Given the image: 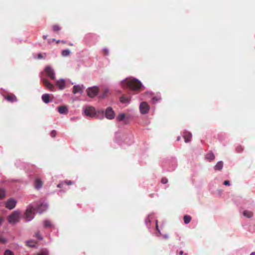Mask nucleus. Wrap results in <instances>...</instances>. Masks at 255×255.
<instances>
[{
    "mask_svg": "<svg viewBox=\"0 0 255 255\" xmlns=\"http://www.w3.org/2000/svg\"><path fill=\"white\" fill-rule=\"evenodd\" d=\"M123 84H126L130 89L134 91L138 90L141 86L140 82L135 79L126 80L123 82Z\"/></svg>",
    "mask_w": 255,
    "mask_h": 255,
    "instance_id": "obj_1",
    "label": "nucleus"
},
{
    "mask_svg": "<svg viewBox=\"0 0 255 255\" xmlns=\"http://www.w3.org/2000/svg\"><path fill=\"white\" fill-rule=\"evenodd\" d=\"M85 114L88 117L91 118H94L96 116H98L99 114L102 116V118H104L103 115L104 112L103 111H98V112L95 111V109L92 106H89L85 108L84 110Z\"/></svg>",
    "mask_w": 255,
    "mask_h": 255,
    "instance_id": "obj_2",
    "label": "nucleus"
},
{
    "mask_svg": "<svg viewBox=\"0 0 255 255\" xmlns=\"http://www.w3.org/2000/svg\"><path fill=\"white\" fill-rule=\"evenodd\" d=\"M19 212L18 211L13 212L7 218L8 221L10 224H15L19 221Z\"/></svg>",
    "mask_w": 255,
    "mask_h": 255,
    "instance_id": "obj_3",
    "label": "nucleus"
},
{
    "mask_svg": "<svg viewBox=\"0 0 255 255\" xmlns=\"http://www.w3.org/2000/svg\"><path fill=\"white\" fill-rule=\"evenodd\" d=\"M34 210L35 209L32 207H29L26 209L24 214V218L26 221H31L34 218Z\"/></svg>",
    "mask_w": 255,
    "mask_h": 255,
    "instance_id": "obj_4",
    "label": "nucleus"
},
{
    "mask_svg": "<svg viewBox=\"0 0 255 255\" xmlns=\"http://www.w3.org/2000/svg\"><path fill=\"white\" fill-rule=\"evenodd\" d=\"M86 91L89 97L90 98H94L98 94L99 92V88L98 87L94 86L88 88Z\"/></svg>",
    "mask_w": 255,
    "mask_h": 255,
    "instance_id": "obj_5",
    "label": "nucleus"
},
{
    "mask_svg": "<svg viewBox=\"0 0 255 255\" xmlns=\"http://www.w3.org/2000/svg\"><path fill=\"white\" fill-rule=\"evenodd\" d=\"M105 114L106 118L109 120H113L115 117V113L111 107L106 109Z\"/></svg>",
    "mask_w": 255,
    "mask_h": 255,
    "instance_id": "obj_6",
    "label": "nucleus"
},
{
    "mask_svg": "<svg viewBox=\"0 0 255 255\" xmlns=\"http://www.w3.org/2000/svg\"><path fill=\"white\" fill-rule=\"evenodd\" d=\"M139 110L142 114H146L149 112V106L146 102H142L140 104Z\"/></svg>",
    "mask_w": 255,
    "mask_h": 255,
    "instance_id": "obj_7",
    "label": "nucleus"
},
{
    "mask_svg": "<svg viewBox=\"0 0 255 255\" xmlns=\"http://www.w3.org/2000/svg\"><path fill=\"white\" fill-rule=\"evenodd\" d=\"M45 72L46 74V75L48 76L51 79H55V73L54 70L50 66H47L45 69Z\"/></svg>",
    "mask_w": 255,
    "mask_h": 255,
    "instance_id": "obj_8",
    "label": "nucleus"
},
{
    "mask_svg": "<svg viewBox=\"0 0 255 255\" xmlns=\"http://www.w3.org/2000/svg\"><path fill=\"white\" fill-rule=\"evenodd\" d=\"M4 98L5 100L10 103H13L17 101L16 97L12 93H9L4 95Z\"/></svg>",
    "mask_w": 255,
    "mask_h": 255,
    "instance_id": "obj_9",
    "label": "nucleus"
},
{
    "mask_svg": "<svg viewBox=\"0 0 255 255\" xmlns=\"http://www.w3.org/2000/svg\"><path fill=\"white\" fill-rule=\"evenodd\" d=\"M16 204V201L15 200L12 199H10L7 200V201L6 203V205H5V207L6 208H7L9 210H11L15 207Z\"/></svg>",
    "mask_w": 255,
    "mask_h": 255,
    "instance_id": "obj_10",
    "label": "nucleus"
},
{
    "mask_svg": "<svg viewBox=\"0 0 255 255\" xmlns=\"http://www.w3.org/2000/svg\"><path fill=\"white\" fill-rule=\"evenodd\" d=\"M42 82L43 84L44 85L45 87H46L50 91H53L54 89V87L53 84L50 83L48 80L46 79L43 78L42 79Z\"/></svg>",
    "mask_w": 255,
    "mask_h": 255,
    "instance_id": "obj_11",
    "label": "nucleus"
},
{
    "mask_svg": "<svg viewBox=\"0 0 255 255\" xmlns=\"http://www.w3.org/2000/svg\"><path fill=\"white\" fill-rule=\"evenodd\" d=\"M183 137L184 139L185 142L187 143L190 141L192 137V134L190 132L185 131L183 132Z\"/></svg>",
    "mask_w": 255,
    "mask_h": 255,
    "instance_id": "obj_12",
    "label": "nucleus"
},
{
    "mask_svg": "<svg viewBox=\"0 0 255 255\" xmlns=\"http://www.w3.org/2000/svg\"><path fill=\"white\" fill-rule=\"evenodd\" d=\"M56 85L59 88V89L62 90L64 89L65 87V82L63 79L57 80L56 82Z\"/></svg>",
    "mask_w": 255,
    "mask_h": 255,
    "instance_id": "obj_13",
    "label": "nucleus"
},
{
    "mask_svg": "<svg viewBox=\"0 0 255 255\" xmlns=\"http://www.w3.org/2000/svg\"><path fill=\"white\" fill-rule=\"evenodd\" d=\"M43 183L41 180L39 179H36L34 182L35 188L37 189H39L42 187Z\"/></svg>",
    "mask_w": 255,
    "mask_h": 255,
    "instance_id": "obj_14",
    "label": "nucleus"
},
{
    "mask_svg": "<svg viewBox=\"0 0 255 255\" xmlns=\"http://www.w3.org/2000/svg\"><path fill=\"white\" fill-rule=\"evenodd\" d=\"M58 111L61 114H66L68 113V109L67 107L65 106L59 107Z\"/></svg>",
    "mask_w": 255,
    "mask_h": 255,
    "instance_id": "obj_15",
    "label": "nucleus"
},
{
    "mask_svg": "<svg viewBox=\"0 0 255 255\" xmlns=\"http://www.w3.org/2000/svg\"><path fill=\"white\" fill-rule=\"evenodd\" d=\"M50 96L49 94H45L42 96V100L46 104H47L50 102Z\"/></svg>",
    "mask_w": 255,
    "mask_h": 255,
    "instance_id": "obj_16",
    "label": "nucleus"
},
{
    "mask_svg": "<svg viewBox=\"0 0 255 255\" xmlns=\"http://www.w3.org/2000/svg\"><path fill=\"white\" fill-rule=\"evenodd\" d=\"M223 167V162L222 161H219L214 166V169L215 170H221Z\"/></svg>",
    "mask_w": 255,
    "mask_h": 255,
    "instance_id": "obj_17",
    "label": "nucleus"
},
{
    "mask_svg": "<svg viewBox=\"0 0 255 255\" xmlns=\"http://www.w3.org/2000/svg\"><path fill=\"white\" fill-rule=\"evenodd\" d=\"M47 208V205L46 204H41L39 206H38L37 208V211L39 213H41L42 212L45 211Z\"/></svg>",
    "mask_w": 255,
    "mask_h": 255,
    "instance_id": "obj_18",
    "label": "nucleus"
},
{
    "mask_svg": "<svg viewBox=\"0 0 255 255\" xmlns=\"http://www.w3.org/2000/svg\"><path fill=\"white\" fill-rule=\"evenodd\" d=\"M73 92L74 94L82 92V89L80 86L75 85L73 87Z\"/></svg>",
    "mask_w": 255,
    "mask_h": 255,
    "instance_id": "obj_19",
    "label": "nucleus"
},
{
    "mask_svg": "<svg viewBox=\"0 0 255 255\" xmlns=\"http://www.w3.org/2000/svg\"><path fill=\"white\" fill-rule=\"evenodd\" d=\"M205 158L210 161H213L215 159V155L212 152L206 154Z\"/></svg>",
    "mask_w": 255,
    "mask_h": 255,
    "instance_id": "obj_20",
    "label": "nucleus"
},
{
    "mask_svg": "<svg viewBox=\"0 0 255 255\" xmlns=\"http://www.w3.org/2000/svg\"><path fill=\"white\" fill-rule=\"evenodd\" d=\"M253 212L250 211L245 210L243 212V215L247 218H251L253 216Z\"/></svg>",
    "mask_w": 255,
    "mask_h": 255,
    "instance_id": "obj_21",
    "label": "nucleus"
},
{
    "mask_svg": "<svg viewBox=\"0 0 255 255\" xmlns=\"http://www.w3.org/2000/svg\"><path fill=\"white\" fill-rule=\"evenodd\" d=\"M37 242L33 240H30L26 242V245L30 247H35Z\"/></svg>",
    "mask_w": 255,
    "mask_h": 255,
    "instance_id": "obj_22",
    "label": "nucleus"
},
{
    "mask_svg": "<svg viewBox=\"0 0 255 255\" xmlns=\"http://www.w3.org/2000/svg\"><path fill=\"white\" fill-rule=\"evenodd\" d=\"M184 223L187 224H188L191 220V217L189 215H185L183 218Z\"/></svg>",
    "mask_w": 255,
    "mask_h": 255,
    "instance_id": "obj_23",
    "label": "nucleus"
},
{
    "mask_svg": "<svg viewBox=\"0 0 255 255\" xmlns=\"http://www.w3.org/2000/svg\"><path fill=\"white\" fill-rule=\"evenodd\" d=\"M71 52L69 49H65L62 51L61 54L63 56H68L70 55Z\"/></svg>",
    "mask_w": 255,
    "mask_h": 255,
    "instance_id": "obj_24",
    "label": "nucleus"
},
{
    "mask_svg": "<svg viewBox=\"0 0 255 255\" xmlns=\"http://www.w3.org/2000/svg\"><path fill=\"white\" fill-rule=\"evenodd\" d=\"M126 117V115L125 114L122 113L118 115V116L117 118V119L119 121H123Z\"/></svg>",
    "mask_w": 255,
    "mask_h": 255,
    "instance_id": "obj_25",
    "label": "nucleus"
},
{
    "mask_svg": "<svg viewBox=\"0 0 255 255\" xmlns=\"http://www.w3.org/2000/svg\"><path fill=\"white\" fill-rule=\"evenodd\" d=\"M43 225L45 228L51 227V222L49 220H45L43 222Z\"/></svg>",
    "mask_w": 255,
    "mask_h": 255,
    "instance_id": "obj_26",
    "label": "nucleus"
},
{
    "mask_svg": "<svg viewBox=\"0 0 255 255\" xmlns=\"http://www.w3.org/2000/svg\"><path fill=\"white\" fill-rule=\"evenodd\" d=\"M129 99L128 97H122L120 98V101L121 102L123 103H126L129 101Z\"/></svg>",
    "mask_w": 255,
    "mask_h": 255,
    "instance_id": "obj_27",
    "label": "nucleus"
},
{
    "mask_svg": "<svg viewBox=\"0 0 255 255\" xmlns=\"http://www.w3.org/2000/svg\"><path fill=\"white\" fill-rule=\"evenodd\" d=\"M4 196H5V191L2 189H0V199L3 198L4 197Z\"/></svg>",
    "mask_w": 255,
    "mask_h": 255,
    "instance_id": "obj_28",
    "label": "nucleus"
},
{
    "mask_svg": "<svg viewBox=\"0 0 255 255\" xmlns=\"http://www.w3.org/2000/svg\"><path fill=\"white\" fill-rule=\"evenodd\" d=\"M52 29L54 31H58L60 30V28L58 25H54L52 27Z\"/></svg>",
    "mask_w": 255,
    "mask_h": 255,
    "instance_id": "obj_29",
    "label": "nucleus"
},
{
    "mask_svg": "<svg viewBox=\"0 0 255 255\" xmlns=\"http://www.w3.org/2000/svg\"><path fill=\"white\" fill-rule=\"evenodd\" d=\"M4 255H14L13 253L10 250H7L5 251Z\"/></svg>",
    "mask_w": 255,
    "mask_h": 255,
    "instance_id": "obj_30",
    "label": "nucleus"
},
{
    "mask_svg": "<svg viewBox=\"0 0 255 255\" xmlns=\"http://www.w3.org/2000/svg\"><path fill=\"white\" fill-rule=\"evenodd\" d=\"M34 236L40 240H42V238L40 235L39 232H37V233H36Z\"/></svg>",
    "mask_w": 255,
    "mask_h": 255,
    "instance_id": "obj_31",
    "label": "nucleus"
},
{
    "mask_svg": "<svg viewBox=\"0 0 255 255\" xmlns=\"http://www.w3.org/2000/svg\"><path fill=\"white\" fill-rule=\"evenodd\" d=\"M161 182L162 184H166L168 182V179L166 177H163L161 179Z\"/></svg>",
    "mask_w": 255,
    "mask_h": 255,
    "instance_id": "obj_32",
    "label": "nucleus"
},
{
    "mask_svg": "<svg viewBox=\"0 0 255 255\" xmlns=\"http://www.w3.org/2000/svg\"><path fill=\"white\" fill-rule=\"evenodd\" d=\"M64 183L67 185H71L73 184V182L71 180H65Z\"/></svg>",
    "mask_w": 255,
    "mask_h": 255,
    "instance_id": "obj_33",
    "label": "nucleus"
},
{
    "mask_svg": "<svg viewBox=\"0 0 255 255\" xmlns=\"http://www.w3.org/2000/svg\"><path fill=\"white\" fill-rule=\"evenodd\" d=\"M56 134L57 132L55 130H52L50 133V135L52 137H54L56 136Z\"/></svg>",
    "mask_w": 255,
    "mask_h": 255,
    "instance_id": "obj_34",
    "label": "nucleus"
},
{
    "mask_svg": "<svg viewBox=\"0 0 255 255\" xmlns=\"http://www.w3.org/2000/svg\"><path fill=\"white\" fill-rule=\"evenodd\" d=\"M37 255H48V253L46 251H42L38 254Z\"/></svg>",
    "mask_w": 255,
    "mask_h": 255,
    "instance_id": "obj_35",
    "label": "nucleus"
},
{
    "mask_svg": "<svg viewBox=\"0 0 255 255\" xmlns=\"http://www.w3.org/2000/svg\"><path fill=\"white\" fill-rule=\"evenodd\" d=\"M5 242L6 240L5 239L0 237V243H5Z\"/></svg>",
    "mask_w": 255,
    "mask_h": 255,
    "instance_id": "obj_36",
    "label": "nucleus"
},
{
    "mask_svg": "<svg viewBox=\"0 0 255 255\" xmlns=\"http://www.w3.org/2000/svg\"><path fill=\"white\" fill-rule=\"evenodd\" d=\"M224 184L225 185H230V182L228 180H226L224 182Z\"/></svg>",
    "mask_w": 255,
    "mask_h": 255,
    "instance_id": "obj_37",
    "label": "nucleus"
},
{
    "mask_svg": "<svg viewBox=\"0 0 255 255\" xmlns=\"http://www.w3.org/2000/svg\"><path fill=\"white\" fill-rule=\"evenodd\" d=\"M63 183H60L57 185V187L58 188H62L63 186Z\"/></svg>",
    "mask_w": 255,
    "mask_h": 255,
    "instance_id": "obj_38",
    "label": "nucleus"
},
{
    "mask_svg": "<svg viewBox=\"0 0 255 255\" xmlns=\"http://www.w3.org/2000/svg\"><path fill=\"white\" fill-rule=\"evenodd\" d=\"M103 51H104L105 55L108 54V50L107 48H104L103 49Z\"/></svg>",
    "mask_w": 255,
    "mask_h": 255,
    "instance_id": "obj_39",
    "label": "nucleus"
},
{
    "mask_svg": "<svg viewBox=\"0 0 255 255\" xmlns=\"http://www.w3.org/2000/svg\"><path fill=\"white\" fill-rule=\"evenodd\" d=\"M3 219L2 217H0V225L3 222Z\"/></svg>",
    "mask_w": 255,
    "mask_h": 255,
    "instance_id": "obj_40",
    "label": "nucleus"
},
{
    "mask_svg": "<svg viewBox=\"0 0 255 255\" xmlns=\"http://www.w3.org/2000/svg\"><path fill=\"white\" fill-rule=\"evenodd\" d=\"M38 58H41L42 57V56L41 54H39L38 56Z\"/></svg>",
    "mask_w": 255,
    "mask_h": 255,
    "instance_id": "obj_41",
    "label": "nucleus"
},
{
    "mask_svg": "<svg viewBox=\"0 0 255 255\" xmlns=\"http://www.w3.org/2000/svg\"><path fill=\"white\" fill-rule=\"evenodd\" d=\"M181 139V137L180 136H178L177 138V140L179 141Z\"/></svg>",
    "mask_w": 255,
    "mask_h": 255,
    "instance_id": "obj_42",
    "label": "nucleus"
},
{
    "mask_svg": "<svg viewBox=\"0 0 255 255\" xmlns=\"http://www.w3.org/2000/svg\"><path fill=\"white\" fill-rule=\"evenodd\" d=\"M152 99H153V100H155L156 101H157V100H158L157 98H156L155 97L153 98Z\"/></svg>",
    "mask_w": 255,
    "mask_h": 255,
    "instance_id": "obj_43",
    "label": "nucleus"
},
{
    "mask_svg": "<svg viewBox=\"0 0 255 255\" xmlns=\"http://www.w3.org/2000/svg\"><path fill=\"white\" fill-rule=\"evenodd\" d=\"M183 253V251H180V252H179V254H180V255H182Z\"/></svg>",
    "mask_w": 255,
    "mask_h": 255,
    "instance_id": "obj_44",
    "label": "nucleus"
},
{
    "mask_svg": "<svg viewBox=\"0 0 255 255\" xmlns=\"http://www.w3.org/2000/svg\"><path fill=\"white\" fill-rule=\"evenodd\" d=\"M250 255H255V252L252 253Z\"/></svg>",
    "mask_w": 255,
    "mask_h": 255,
    "instance_id": "obj_45",
    "label": "nucleus"
},
{
    "mask_svg": "<svg viewBox=\"0 0 255 255\" xmlns=\"http://www.w3.org/2000/svg\"><path fill=\"white\" fill-rule=\"evenodd\" d=\"M43 39H45L47 38V36H46V35H44V36H43Z\"/></svg>",
    "mask_w": 255,
    "mask_h": 255,
    "instance_id": "obj_46",
    "label": "nucleus"
},
{
    "mask_svg": "<svg viewBox=\"0 0 255 255\" xmlns=\"http://www.w3.org/2000/svg\"><path fill=\"white\" fill-rule=\"evenodd\" d=\"M105 94H106V93H105V94H104L103 96H102L101 97V98H105Z\"/></svg>",
    "mask_w": 255,
    "mask_h": 255,
    "instance_id": "obj_47",
    "label": "nucleus"
},
{
    "mask_svg": "<svg viewBox=\"0 0 255 255\" xmlns=\"http://www.w3.org/2000/svg\"><path fill=\"white\" fill-rule=\"evenodd\" d=\"M69 45H70V46H73V44H72V43H70V44H69Z\"/></svg>",
    "mask_w": 255,
    "mask_h": 255,
    "instance_id": "obj_48",
    "label": "nucleus"
},
{
    "mask_svg": "<svg viewBox=\"0 0 255 255\" xmlns=\"http://www.w3.org/2000/svg\"><path fill=\"white\" fill-rule=\"evenodd\" d=\"M156 229L157 230H158L157 225H156Z\"/></svg>",
    "mask_w": 255,
    "mask_h": 255,
    "instance_id": "obj_49",
    "label": "nucleus"
}]
</instances>
